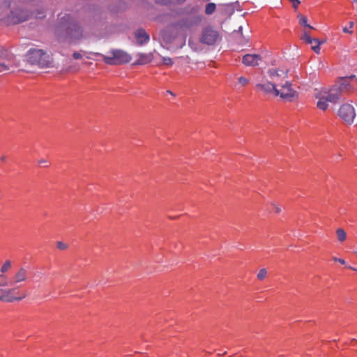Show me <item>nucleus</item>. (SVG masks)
Returning <instances> with one entry per match:
<instances>
[{
	"label": "nucleus",
	"mask_w": 357,
	"mask_h": 357,
	"mask_svg": "<svg viewBox=\"0 0 357 357\" xmlns=\"http://www.w3.org/2000/svg\"><path fill=\"white\" fill-rule=\"evenodd\" d=\"M349 89V84L347 79H342L340 84H335L330 89L316 90L314 96L318 100L317 107L319 109L325 111L328 108V102H335L341 97L343 91Z\"/></svg>",
	"instance_id": "nucleus-1"
},
{
	"label": "nucleus",
	"mask_w": 357,
	"mask_h": 357,
	"mask_svg": "<svg viewBox=\"0 0 357 357\" xmlns=\"http://www.w3.org/2000/svg\"><path fill=\"white\" fill-rule=\"evenodd\" d=\"M26 57L31 64L38 65L41 68L48 66L50 63L49 55L39 49L29 50Z\"/></svg>",
	"instance_id": "nucleus-2"
},
{
	"label": "nucleus",
	"mask_w": 357,
	"mask_h": 357,
	"mask_svg": "<svg viewBox=\"0 0 357 357\" xmlns=\"http://www.w3.org/2000/svg\"><path fill=\"white\" fill-rule=\"evenodd\" d=\"M111 56H102L103 61L108 65H120L127 63L131 61V56L127 52L120 50H112L110 52Z\"/></svg>",
	"instance_id": "nucleus-3"
},
{
	"label": "nucleus",
	"mask_w": 357,
	"mask_h": 357,
	"mask_svg": "<svg viewBox=\"0 0 357 357\" xmlns=\"http://www.w3.org/2000/svg\"><path fill=\"white\" fill-rule=\"evenodd\" d=\"M275 96H280L286 101L292 102L298 98V93L293 89L291 83L285 81L284 84L275 90Z\"/></svg>",
	"instance_id": "nucleus-4"
},
{
	"label": "nucleus",
	"mask_w": 357,
	"mask_h": 357,
	"mask_svg": "<svg viewBox=\"0 0 357 357\" xmlns=\"http://www.w3.org/2000/svg\"><path fill=\"white\" fill-rule=\"evenodd\" d=\"M0 301L4 303H12L21 301L26 296V294L21 291L18 287L10 289H0Z\"/></svg>",
	"instance_id": "nucleus-5"
},
{
	"label": "nucleus",
	"mask_w": 357,
	"mask_h": 357,
	"mask_svg": "<svg viewBox=\"0 0 357 357\" xmlns=\"http://www.w3.org/2000/svg\"><path fill=\"white\" fill-rule=\"evenodd\" d=\"M288 70L286 69H271L268 77L276 88L280 87L287 81Z\"/></svg>",
	"instance_id": "nucleus-6"
},
{
	"label": "nucleus",
	"mask_w": 357,
	"mask_h": 357,
	"mask_svg": "<svg viewBox=\"0 0 357 357\" xmlns=\"http://www.w3.org/2000/svg\"><path fill=\"white\" fill-rule=\"evenodd\" d=\"M338 115L346 123L351 124L356 117L355 109L349 103L343 104L339 109Z\"/></svg>",
	"instance_id": "nucleus-7"
},
{
	"label": "nucleus",
	"mask_w": 357,
	"mask_h": 357,
	"mask_svg": "<svg viewBox=\"0 0 357 357\" xmlns=\"http://www.w3.org/2000/svg\"><path fill=\"white\" fill-rule=\"evenodd\" d=\"M220 38V34L217 30L212 27H206L204 29L199 40L202 43L211 45L215 44Z\"/></svg>",
	"instance_id": "nucleus-8"
},
{
	"label": "nucleus",
	"mask_w": 357,
	"mask_h": 357,
	"mask_svg": "<svg viewBox=\"0 0 357 357\" xmlns=\"http://www.w3.org/2000/svg\"><path fill=\"white\" fill-rule=\"evenodd\" d=\"M28 278V271L25 268L21 267L10 278L11 284L13 287L19 283L25 282Z\"/></svg>",
	"instance_id": "nucleus-9"
},
{
	"label": "nucleus",
	"mask_w": 357,
	"mask_h": 357,
	"mask_svg": "<svg viewBox=\"0 0 357 357\" xmlns=\"http://www.w3.org/2000/svg\"><path fill=\"white\" fill-rule=\"evenodd\" d=\"M256 89L261 92L265 93H274L275 96V90H277V88L271 82V80H266L264 81L261 83H259L256 84Z\"/></svg>",
	"instance_id": "nucleus-10"
},
{
	"label": "nucleus",
	"mask_w": 357,
	"mask_h": 357,
	"mask_svg": "<svg viewBox=\"0 0 357 357\" xmlns=\"http://www.w3.org/2000/svg\"><path fill=\"white\" fill-rule=\"evenodd\" d=\"M29 19V15L24 10L19 12H11V15L9 17V20L13 24H19L24 22Z\"/></svg>",
	"instance_id": "nucleus-11"
},
{
	"label": "nucleus",
	"mask_w": 357,
	"mask_h": 357,
	"mask_svg": "<svg viewBox=\"0 0 357 357\" xmlns=\"http://www.w3.org/2000/svg\"><path fill=\"white\" fill-rule=\"evenodd\" d=\"M261 60V58L258 54H248L243 56L242 59V62L245 66H255L259 65V62Z\"/></svg>",
	"instance_id": "nucleus-12"
},
{
	"label": "nucleus",
	"mask_w": 357,
	"mask_h": 357,
	"mask_svg": "<svg viewBox=\"0 0 357 357\" xmlns=\"http://www.w3.org/2000/svg\"><path fill=\"white\" fill-rule=\"evenodd\" d=\"M135 38L139 45L146 43L149 40V34L142 29L138 30L135 32Z\"/></svg>",
	"instance_id": "nucleus-13"
},
{
	"label": "nucleus",
	"mask_w": 357,
	"mask_h": 357,
	"mask_svg": "<svg viewBox=\"0 0 357 357\" xmlns=\"http://www.w3.org/2000/svg\"><path fill=\"white\" fill-rule=\"evenodd\" d=\"M137 60L138 64H146L150 63L153 59L151 54H139Z\"/></svg>",
	"instance_id": "nucleus-14"
},
{
	"label": "nucleus",
	"mask_w": 357,
	"mask_h": 357,
	"mask_svg": "<svg viewBox=\"0 0 357 357\" xmlns=\"http://www.w3.org/2000/svg\"><path fill=\"white\" fill-rule=\"evenodd\" d=\"M7 287H13L10 278H9L7 275L0 274V289Z\"/></svg>",
	"instance_id": "nucleus-15"
},
{
	"label": "nucleus",
	"mask_w": 357,
	"mask_h": 357,
	"mask_svg": "<svg viewBox=\"0 0 357 357\" xmlns=\"http://www.w3.org/2000/svg\"><path fill=\"white\" fill-rule=\"evenodd\" d=\"M70 32L72 37L78 39L82 36V31L79 26L73 24V27L70 28Z\"/></svg>",
	"instance_id": "nucleus-16"
},
{
	"label": "nucleus",
	"mask_w": 357,
	"mask_h": 357,
	"mask_svg": "<svg viewBox=\"0 0 357 357\" xmlns=\"http://www.w3.org/2000/svg\"><path fill=\"white\" fill-rule=\"evenodd\" d=\"M12 267V262L10 260H6L0 268V274H4L10 271Z\"/></svg>",
	"instance_id": "nucleus-17"
},
{
	"label": "nucleus",
	"mask_w": 357,
	"mask_h": 357,
	"mask_svg": "<svg viewBox=\"0 0 357 357\" xmlns=\"http://www.w3.org/2000/svg\"><path fill=\"white\" fill-rule=\"evenodd\" d=\"M298 20H299V24L306 28H308L310 29H312L313 27L307 24V19L305 16L302 15H298Z\"/></svg>",
	"instance_id": "nucleus-18"
},
{
	"label": "nucleus",
	"mask_w": 357,
	"mask_h": 357,
	"mask_svg": "<svg viewBox=\"0 0 357 357\" xmlns=\"http://www.w3.org/2000/svg\"><path fill=\"white\" fill-rule=\"evenodd\" d=\"M337 237L339 241L343 242L346 240L347 234L344 229L339 228L336 230Z\"/></svg>",
	"instance_id": "nucleus-19"
},
{
	"label": "nucleus",
	"mask_w": 357,
	"mask_h": 357,
	"mask_svg": "<svg viewBox=\"0 0 357 357\" xmlns=\"http://www.w3.org/2000/svg\"><path fill=\"white\" fill-rule=\"evenodd\" d=\"M215 8L216 6L214 3H207L205 7V13L206 15H211L215 12Z\"/></svg>",
	"instance_id": "nucleus-20"
},
{
	"label": "nucleus",
	"mask_w": 357,
	"mask_h": 357,
	"mask_svg": "<svg viewBox=\"0 0 357 357\" xmlns=\"http://www.w3.org/2000/svg\"><path fill=\"white\" fill-rule=\"evenodd\" d=\"M301 39L303 40H304L305 43H307V44H311L312 45L313 43H314V40H315V38H312L310 36V33L305 31L303 36H301Z\"/></svg>",
	"instance_id": "nucleus-21"
},
{
	"label": "nucleus",
	"mask_w": 357,
	"mask_h": 357,
	"mask_svg": "<svg viewBox=\"0 0 357 357\" xmlns=\"http://www.w3.org/2000/svg\"><path fill=\"white\" fill-rule=\"evenodd\" d=\"M314 45H312V50L317 54H319L320 52V45H321V42L318 40V39H316L314 40Z\"/></svg>",
	"instance_id": "nucleus-22"
},
{
	"label": "nucleus",
	"mask_w": 357,
	"mask_h": 357,
	"mask_svg": "<svg viewBox=\"0 0 357 357\" xmlns=\"http://www.w3.org/2000/svg\"><path fill=\"white\" fill-rule=\"evenodd\" d=\"M266 275H267L266 269V268H261V269H260L259 271L257 277L258 280H263L264 279L266 278Z\"/></svg>",
	"instance_id": "nucleus-23"
},
{
	"label": "nucleus",
	"mask_w": 357,
	"mask_h": 357,
	"mask_svg": "<svg viewBox=\"0 0 357 357\" xmlns=\"http://www.w3.org/2000/svg\"><path fill=\"white\" fill-rule=\"evenodd\" d=\"M271 206H272V211L275 213H280L281 212L280 207L277 205L275 202H271Z\"/></svg>",
	"instance_id": "nucleus-24"
},
{
	"label": "nucleus",
	"mask_w": 357,
	"mask_h": 357,
	"mask_svg": "<svg viewBox=\"0 0 357 357\" xmlns=\"http://www.w3.org/2000/svg\"><path fill=\"white\" fill-rule=\"evenodd\" d=\"M162 63L163 64L171 66L173 65L172 59L169 57H162Z\"/></svg>",
	"instance_id": "nucleus-25"
},
{
	"label": "nucleus",
	"mask_w": 357,
	"mask_h": 357,
	"mask_svg": "<svg viewBox=\"0 0 357 357\" xmlns=\"http://www.w3.org/2000/svg\"><path fill=\"white\" fill-rule=\"evenodd\" d=\"M38 163L40 166L46 167L49 166L50 162L47 159L42 158L38 160Z\"/></svg>",
	"instance_id": "nucleus-26"
},
{
	"label": "nucleus",
	"mask_w": 357,
	"mask_h": 357,
	"mask_svg": "<svg viewBox=\"0 0 357 357\" xmlns=\"http://www.w3.org/2000/svg\"><path fill=\"white\" fill-rule=\"evenodd\" d=\"M8 69V65L6 62L0 61V73L6 71Z\"/></svg>",
	"instance_id": "nucleus-27"
},
{
	"label": "nucleus",
	"mask_w": 357,
	"mask_h": 357,
	"mask_svg": "<svg viewBox=\"0 0 357 357\" xmlns=\"http://www.w3.org/2000/svg\"><path fill=\"white\" fill-rule=\"evenodd\" d=\"M249 82V80L245 78V77H240L238 78V83L241 85V86H245L248 84Z\"/></svg>",
	"instance_id": "nucleus-28"
},
{
	"label": "nucleus",
	"mask_w": 357,
	"mask_h": 357,
	"mask_svg": "<svg viewBox=\"0 0 357 357\" xmlns=\"http://www.w3.org/2000/svg\"><path fill=\"white\" fill-rule=\"evenodd\" d=\"M333 260L334 261L339 262V263H340L341 264H343V265L346 264V261H345L344 259H341V258H337L336 257H333Z\"/></svg>",
	"instance_id": "nucleus-29"
},
{
	"label": "nucleus",
	"mask_w": 357,
	"mask_h": 357,
	"mask_svg": "<svg viewBox=\"0 0 357 357\" xmlns=\"http://www.w3.org/2000/svg\"><path fill=\"white\" fill-rule=\"evenodd\" d=\"M57 247L60 250H64V249L66 248L67 246H66V245L65 243H63L62 242H59L57 243Z\"/></svg>",
	"instance_id": "nucleus-30"
},
{
	"label": "nucleus",
	"mask_w": 357,
	"mask_h": 357,
	"mask_svg": "<svg viewBox=\"0 0 357 357\" xmlns=\"http://www.w3.org/2000/svg\"><path fill=\"white\" fill-rule=\"evenodd\" d=\"M73 56L75 59H79L82 57L81 53H79V52L73 53Z\"/></svg>",
	"instance_id": "nucleus-31"
},
{
	"label": "nucleus",
	"mask_w": 357,
	"mask_h": 357,
	"mask_svg": "<svg viewBox=\"0 0 357 357\" xmlns=\"http://www.w3.org/2000/svg\"><path fill=\"white\" fill-rule=\"evenodd\" d=\"M293 4L294 8H298V5L300 4L299 0H291Z\"/></svg>",
	"instance_id": "nucleus-32"
},
{
	"label": "nucleus",
	"mask_w": 357,
	"mask_h": 357,
	"mask_svg": "<svg viewBox=\"0 0 357 357\" xmlns=\"http://www.w3.org/2000/svg\"><path fill=\"white\" fill-rule=\"evenodd\" d=\"M343 31L346 33H351L353 31L351 30L350 28H347V27H344L343 28Z\"/></svg>",
	"instance_id": "nucleus-33"
},
{
	"label": "nucleus",
	"mask_w": 357,
	"mask_h": 357,
	"mask_svg": "<svg viewBox=\"0 0 357 357\" xmlns=\"http://www.w3.org/2000/svg\"><path fill=\"white\" fill-rule=\"evenodd\" d=\"M0 160L1 162H5L6 160V155H2L1 158H0Z\"/></svg>",
	"instance_id": "nucleus-34"
},
{
	"label": "nucleus",
	"mask_w": 357,
	"mask_h": 357,
	"mask_svg": "<svg viewBox=\"0 0 357 357\" xmlns=\"http://www.w3.org/2000/svg\"><path fill=\"white\" fill-rule=\"evenodd\" d=\"M353 26H354V22H349V28L351 29Z\"/></svg>",
	"instance_id": "nucleus-35"
},
{
	"label": "nucleus",
	"mask_w": 357,
	"mask_h": 357,
	"mask_svg": "<svg viewBox=\"0 0 357 357\" xmlns=\"http://www.w3.org/2000/svg\"><path fill=\"white\" fill-rule=\"evenodd\" d=\"M349 268L350 269L353 270V271H357V269H356V268H353V267H351V266H349Z\"/></svg>",
	"instance_id": "nucleus-36"
},
{
	"label": "nucleus",
	"mask_w": 357,
	"mask_h": 357,
	"mask_svg": "<svg viewBox=\"0 0 357 357\" xmlns=\"http://www.w3.org/2000/svg\"><path fill=\"white\" fill-rule=\"evenodd\" d=\"M351 2H352V3L357 2V0H351Z\"/></svg>",
	"instance_id": "nucleus-37"
},
{
	"label": "nucleus",
	"mask_w": 357,
	"mask_h": 357,
	"mask_svg": "<svg viewBox=\"0 0 357 357\" xmlns=\"http://www.w3.org/2000/svg\"><path fill=\"white\" fill-rule=\"evenodd\" d=\"M167 92L169 93V94H172V93L169 91H167Z\"/></svg>",
	"instance_id": "nucleus-38"
},
{
	"label": "nucleus",
	"mask_w": 357,
	"mask_h": 357,
	"mask_svg": "<svg viewBox=\"0 0 357 357\" xmlns=\"http://www.w3.org/2000/svg\"><path fill=\"white\" fill-rule=\"evenodd\" d=\"M356 254H357V251L356 252Z\"/></svg>",
	"instance_id": "nucleus-39"
}]
</instances>
